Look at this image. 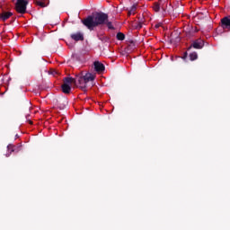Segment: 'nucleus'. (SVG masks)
Here are the masks:
<instances>
[{"instance_id":"nucleus-24","label":"nucleus","mask_w":230,"mask_h":230,"mask_svg":"<svg viewBox=\"0 0 230 230\" xmlns=\"http://www.w3.org/2000/svg\"><path fill=\"white\" fill-rule=\"evenodd\" d=\"M138 22H142V24L144 25L145 24V17H143V16L138 17Z\"/></svg>"},{"instance_id":"nucleus-4","label":"nucleus","mask_w":230,"mask_h":230,"mask_svg":"<svg viewBox=\"0 0 230 230\" xmlns=\"http://www.w3.org/2000/svg\"><path fill=\"white\" fill-rule=\"evenodd\" d=\"M73 80L72 84H75V85H80V89H82V91H86L87 83H85L84 75H77L75 78H73Z\"/></svg>"},{"instance_id":"nucleus-12","label":"nucleus","mask_w":230,"mask_h":230,"mask_svg":"<svg viewBox=\"0 0 230 230\" xmlns=\"http://www.w3.org/2000/svg\"><path fill=\"white\" fill-rule=\"evenodd\" d=\"M84 82L86 84H89V82H93V80L95 78L94 75H93L91 73L85 74V75H84Z\"/></svg>"},{"instance_id":"nucleus-17","label":"nucleus","mask_w":230,"mask_h":230,"mask_svg":"<svg viewBox=\"0 0 230 230\" xmlns=\"http://www.w3.org/2000/svg\"><path fill=\"white\" fill-rule=\"evenodd\" d=\"M104 24H106L109 30H116V28H114V25H112V22H109V19L106 21Z\"/></svg>"},{"instance_id":"nucleus-18","label":"nucleus","mask_w":230,"mask_h":230,"mask_svg":"<svg viewBox=\"0 0 230 230\" xmlns=\"http://www.w3.org/2000/svg\"><path fill=\"white\" fill-rule=\"evenodd\" d=\"M117 40H125V34L123 32L117 33Z\"/></svg>"},{"instance_id":"nucleus-8","label":"nucleus","mask_w":230,"mask_h":230,"mask_svg":"<svg viewBox=\"0 0 230 230\" xmlns=\"http://www.w3.org/2000/svg\"><path fill=\"white\" fill-rule=\"evenodd\" d=\"M221 28H223V30H230V16L221 19Z\"/></svg>"},{"instance_id":"nucleus-10","label":"nucleus","mask_w":230,"mask_h":230,"mask_svg":"<svg viewBox=\"0 0 230 230\" xmlns=\"http://www.w3.org/2000/svg\"><path fill=\"white\" fill-rule=\"evenodd\" d=\"M70 38L72 40H75V42L84 40V33L82 32H76L70 35Z\"/></svg>"},{"instance_id":"nucleus-9","label":"nucleus","mask_w":230,"mask_h":230,"mask_svg":"<svg viewBox=\"0 0 230 230\" xmlns=\"http://www.w3.org/2000/svg\"><path fill=\"white\" fill-rule=\"evenodd\" d=\"M93 66H94V70L96 71V73H103V71H105V65H103L100 61H95L93 63Z\"/></svg>"},{"instance_id":"nucleus-6","label":"nucleus","mask_w":230,"mask_h":230,"mask_svg":"<svg viewBox=\"0 0 230 230\" xmlns=\"http://www.w3.org/2000/svg\"><path fill=\"white\" fill-rule=\"evenodd\" d=\"M27 6H28V0L15 3V10L18 13L24 14L26 13Z\"/></svg>"},{"instance_id":"nucleus-1","label":"nucleus","mask_w":230,"mask_h":230,"mask_svg":"<svg viewBox=\"0 0 230 230\" xmlns=\"http://www.w3.org/2000/svg\"><path fill=\"white\" fill-rule=\"evenodd\" d=\"M109 19V14L105 13H97L94 16L89 15L85 19L82 20L84 26H85L90 31H93L97 26H103Z\"/></svg>"},{"instance_id":"nucleus-25","label":"nucleus","mask_w":230,"mask_h":230,"mask_svg":"<svg viewBox=\"0 0 230 230\" xmlns=\"http://www.w3.org/2000/svg\"><path fill=\"white\" fill-rule=\"evenodd\" d=\"M49 74L53 75V76H55V75H58V73L56 70H50Z\"/></svg>"},{"instance_id":"nucleus-23","label":"nucleus","mask_w":230,"mask_h":230,"mask_svg":"<svg viewBox=\"0 0 230 230\" xmlns=\"http://www.w3.org/2000/svg\"><path fill=\"white\" fill-rule=\"evenodd\" d=\"M26 119L29 121L30 125H33V121L30 120V113L26 115Z\"/></svg>"},{"instance_id":"nucleus-15","label":"nucleus","mask_w":230,"mask_h":230,"mask_svg":"<svg viewBox=\"0 0 230 230\" xmlns=\"http://www.w3.org/2000/svg\"><path fill=\"white\" fill-rule=\"evenodd\" d=\"M132 27L135 28V30H141V28H143V23L140 22H133Z\"/></svg>"},{"instance_id":"nucleus-14","label":"nucleus","mask_w":230,"mask_h":230,"mask_svg":"<svg viewBox=\"0 0 230 230\" xmlns=\"http://www.w3.org/2000/svg\"><path fill=\"white\" fill-rule=\"evenodd\" d=\"M136 10H137V4H133L128 12V17H130V15H136Z\"/></svg>"},{"instance_id":"nucleus-13","label":"nucleus","mask_w":230,"mask_h":230,"mask_svg":"<svg viewBox=\"0 0 230 230\" xmlns=\"http://www.w3.org/2000/svg\"><path fill=\"white\" fill-rule=\"evenodd\" d=\"M35 3L36 4H38V6H40L41 8H46V6L49 4L48 0H36Z\"/></svg>"},{"instance_id":"nucleus-26","label":"nucleus","mask_w":230,"mask_h":230,"mask_svg":"<svg viewBox=\"0 0 230 230\" xmlns=\"http://www.w3.org/2000/svg\"><path fill=\"white\" fill-rule=\"evenodd\" d=\"M163 26V23L159 22L155 25V28L157 30L158 28H161Z\"/></svg>"},{"instance_id":"nucleus-11","label":"nucleus","mask_w":230,"mask_h":230,"mask_svg":"<svg viewBox=\"0 0 230 230\" xmlns=\"http://www.w3.org/2000/svg\"><path fill=\"white\" fill-rule=\"evenodd\" d=\"M0 15H1V19H2L3 22H4L5 21H8V19H10L12 17V15H13V13L2 11Z\"/></svg>"},{"instance_id":"nucleus-22","label":"nucleus","mask_w":230,"mask_h":230,"mask_svg":"<svg viewBox=\"0 0 230 230\" xmlns=\"http://www.w3.org/2000/svg\"><path fill=\"white\" fill-rule=\"evenodd\" d=\"M7 149L10 151V152H14L15 150L13 149V145H9L7 146Z\"/></svg>"},{"instance_id":"nucleus-21","label":"nucleus","mask_w":230,"mask_h":230,"mask_svg":"<svg viewBox=\"0 0 230 230\" xmlns=\"http://www.w3.org/2000/svg\"><path fill=\"white\" fill-rule=\"evenodd\" d=\"M25 107L27 109V111H31V102L29 101H25Z\"/></svg>"},{"instance_id":"nucleus-16","label":"nucleus","mask_w":230,"mask_h":230,"mask_svg":"<svg viewBox=\"0 0 230 230\" xmlns=\"http://www.w3.org/2000/svg\"><path fill=\"white\" fill-rule=\"evenodd\" d=\"M189 57L191 61L197 60L199 58V55L197 54V52L190 53Z\"/></svg>"},{"instance_id":"nucleus-27","label":"nucleus","mask_w":230,"mask_h":230,"mask_svg":"<svg viewBox=\"0 0 230 230\" xmlns=\"http://www.w3.org/2000/svg\"><path fill=\"white\" fill-rule=\"evenodd\" d=\"M183 60H186L188 58V52H184L183 57H181Z\"/></svg>"},{"instance_id":"nucleus-2","label":"nucleus","mask_w":230,"mask_h":230,"mask_svg":"<svg viewBox=\"0 0 230 230\" xmlns=\"http://www.w3.org/2000/svg\"><path fill=\"white\" fill-rule=\"evenodd\" d=\"M63 82L64 83L61 85L62 93H64L65 94H69V93H71V85H69V84H73L75 80L73 79V77H65L63 79Z\"/></svg>"},{"instance_id":"nucleus-20","label":"nucleus","mask_w":230,"mask_h":230,"mask_svg":"<svg viewBox=\"0 0 230 230\" xmlns=\"http://www.w3.org/2000/svg\"><path fill=\"white\" fill-rule=\"evenodd\" d=\"M153 9L155 12H159V10H161V5H159V3H155Z\"/></svg>"},{"instance_id":"nucleus-5","label":"nucleus","mask_w":230,"mask_h":230,"mask_svg":"<svg viewBox=\"0 0 230 230\" xmlns=\"http://www.w3.org/2000/svg\"><path fill=\"white\" fill-rule=\"evenodd\" d=\"M158 4L161 10H163V15H166L172 12V4L168 5V0H159Z\"/></svg>"},{"instance_id":"nucleus-7","label":"nucleus","mask_w":230,"mask_h":230,"mask_svg":"<svg viewBox=\"0 0 230 230\" xmlns=\"http://www.w3.org/2000/svg\"><path fill=\"white\" fill-rule=\"evenodd\" d=\"M191 48H194V49H202L204 48V41L202 39H198L194 40L190 46L188 48V49H191Z\"/></svg>"},{"instance_id":"nucleus-3","label":"nucleus","mask_w":230,"mask_h":230,"mask_svg":"<svg viewBox=\"0 0 230 230\" xmlns=\"http://www.w3.org/2000/svg\"><path fill=\"white\" fill-rule=\"evenodd\" d=\"M73 80L72 84H75V85H80V89H82V91H86L87 83H85L84 75H77L75 78H73Z\"/></svg>"},{"instance_id":"nucleus-19","label":"nucleus","mask_w":230,"mask_h":230,"mask_svg":"<svg viewBox=\"0 0 230 230\" xmlns=\"http://www.w3.org/2000/svg\"><path fill=\"white\" fill-rule=\"evenodd\" d=\"M99 40H102V42H107L109 40V38L106 36H100L99 34L97 35Z\"/></svg>"}]
</instances>
